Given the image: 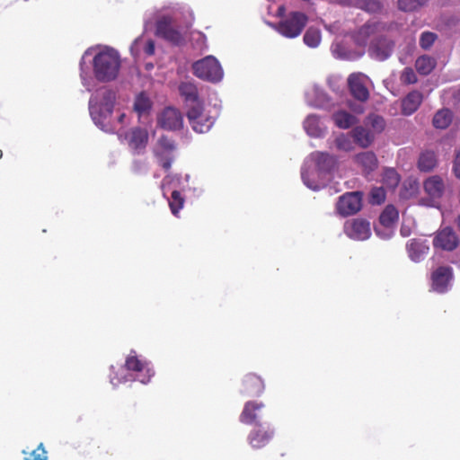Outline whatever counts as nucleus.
Wrapping results in <instances>:
<instances>
[{
  "label": "nucleus",
  "mask_w": 460,
  "mask_h": 460,
  "mask_svg": "<svg viewBox=\"0 0 460 460\" xmlns=\"http://www.w3.org/2000/svg\"><path fill=\"white\" fill-rule=\"evenodd\" d=\"M93 69V75L99 82L115 80L120 69L119 53L111 48H105L94 56Z\"/></svg>",
  "instance_id": "1"
},
{
  "label": "nucleus",
  "mask_w": 460,
  "mask_h": 460,
  "mask_svg": "<svg viewBox=\"0 0 460 460\" xmlns=\"http://www.w3.org/2000/svg\"><path fill=\"white\" fill-rule=\"evenodd\" d=\"M186 116L193 131L205 134L214 126L218 111L214 107L196 102L189 107Z\"/></svg>",
  "instance_id": "2"
},
{
  "label": "nucleus",
  "mask_w": 460,
  "mask_h": 460,
  "mask_svg": "<svg viewBox=\"0 0 460 460\" xmlns=\"http://www.w3.org/2000/svg\"><path fill=\"white\" fill-rule=\"evenodd\" d=\"M116 94L112 90L101 88L89 101V111L96 124L110 117L113 111Z\"/></svg>",
  "instance_id": "3"
},
{
  "label": "nucleus",
  "mask_w": 460,
  "mask_h": 460,
  "mask_svg": "<svg viewBox=\"0 0 460 460\" xmlns=\"http://www.w3.org/2000/svg\"><path fill=\"white\" fill-rule=\"evenodd\" d=\"M307 22L308 17L305 13L299 11H292L271 26L281 36L294 39L302 33Z\"/></svg>",
  "instance_id": "4"
},
{
  "label": "nucleus",
  "mask_w": 460,
  "mask_h": 460,
  "mask_svg": "<svg viewBox=\"0 0 460 460\" xmlns=\"http://www.w3.org/2000/svg\"><path fill=\"white\" fill-rule=\"evenodd\" d=\"M193 74L202 79L217 83L223 78V69L218 60L213 56H207L192 65Z\"/></svg>",
  "instance_id": "5"
},
{
  "label": "nucleus",
  "mask_w": 460,
  "mask_h": 460,
  "mask_svg": "<svg viewBox=\"0 0 460 460\" xmlns=\"http://www.w3.org/2000/svg\"><path fill=\"white\" fill-rule=\"evenodd\" d=\"M176 150V144L173 139L167 136H161L154 147V155L159 165L165 171H169L174 161L173 153Z\"/></svg>",
  "instance_id": "6"
},
{
  "label": "nucleus",
  "mask_w": 460,
  "mask_h": 460,
  "mask_svg": "<svg viewBox=\"0 0 460 460\" xmlns=\"http://www.w3.org/2000/svg\"><path fill=\"white\" fill-rule=\"evenodd\" d=\"M155 35L175 46H180L184 42L182 33L173 25V19L169 15H164L157 20Z\"/></svg>",
  "instance_id": "7"
},
{
  "label": "nucleus",
  "mask_w": 460,
  "mask_h": 460,
  "mask_svg": "<svg viewBox=\"0 0 460 460\" xmlns=\"http://www.w3.org/2000/svg\"><path fill=\"white\" fill-rule=\"evenodd\" d=\"M385 30V25L380 22L368 21L361 26L353 35L354 41L357 45L365 47L372 40L379 38L380 33Z\"/></svg>",
  "instance_id": "8"
},
{
  "label": "nucleus",
  "mask_w": 460,
  "mask_h": 460,
  "mask_svg": "<svg viewBox=\"0 0 460 460\" xmlns=\"http://www.w3.org/2000/svg\"><path fill=\"white\" fill-rule=\"evenodd\" d=\"M275 429L270 425L256 424L247 436V442L253 449L265 447L273 439Z\"/></svg>",
  "instance_id": "9"
},
{
  "label": "nucleus",
  "mask_w": 460,
  "mask_h": 460,
  "mask_svg": "<svg viewBox=\"0 0 460 460\" xmlns=\"http://www.w3.org/2000/svg\"><path fill=\"white\" fill-rule=\"evenodd\" d=\"M460 244L459 237L451 226L439 229L433 238V246L442 251L453 252Z\"/></svg>",
  "instance_id": "10"
},
{
  "label": "nucleus",
  "mask_w": 460,
  "mask_h": 460,
  "mask_svg": "<svg viewBox=\"0 0 460 460\" xmlns=\"http://www.w3.org/2000/svg\"><path fill=\"white\" fill-rule=\"evenodd\" d=\"M343 230L347 236L357 241L367 240L371 234L369 222L359 217L347 220Z\"/></svg>",
  "instance_id": "11"
},
{
  "label": "nucleus",
  "mask_w": 460,
  "mask_h": 460,
  "mask_svg": "<svg viewBox=\"0 0 460 460\" xmlns=\"http://www.w3.org/2000/svg\"><path fill=\"white\" fill-rule=\"evenodd\" d=\"M361 201L362 196L360 192H347L339 198L336 209L341 216H350L360 210L362 206Z\"/></svg>",
  "instance_id": "12"
},
{
  "label": "nucleus",
  "mask_w": 460,
  "mask_h": 460,
  "mask_svg": "<svg viewBox=\"0 0 460 460\" xmlns=\"http://www.w3.org/2000/svg\"><path fill=\"white\" fill-rule=\"evenodd\" d=\"M125 367L128 371L137 373V379L142 384H147L154 372L148 367L146 361L141 360L136 355H128L125 360Z\"/></svg>",
  "instance_id": "13"
},
{
  "label": "nucleus",
  "mask_w": 460,
  "mask_h": 460,
  "mask_svg": "<svg viewBox=\"0 0 460 460\" xmlns=\"http://www.w3.org/2000/svg\"><path fill=\"white\" fill-rule=\"evenodd\" d=\"M394 47V43L391 40L381 35L372 40L368 53L371 58L378 61H384L391 56Z\"/></svg>",
  "instance_id": "14"
},
{
  "label": "nucleus",
  "mask_w": 460,
  "mask_h": 460,
  "mask_svg": "<svg viewBox=\"0 0 460 460\" xmlns=\"http://www.w3.org/2000/svg\"><path fill=\"white\" fill-rule=\"evenodd\" d=\"M367 76L361 73H353L348 78V86L351 95L359 102L369 98V91L366 85Z\"/></svg>",
  "instance_id": "15"
},
{
  "label": "nucleus",
  "mask_w": 460,
  "mask_h": 460,
  "mask_svg": "<svg viewBox=\"0 0 460 460\" xmlns=\"http://www.w3.org/2000/svg\"><path fill=\"white\" fill-rule=\"evenodd\" d=\"M129 148L134 154L144 153L149 139L148 132L140 127L133 128L126 136Z\"/></svg>",
  "instance_id": "16"
},
{
  "label": "nucleus",
  "mask_w": 460,
  "mask_h": 460,
  "mask_svg": "<svg viewBox=\"0 0 460 460\" xmlns=\"http://www.w3.org/2000/svg\"><path fill=\"white\" fill-rule=\"evenodd\" d=\"M453 279V269L449 266H440L431 274L432 288L438 293H445Z\"/></svg>",
  "instance_id": "17"
},
{
  "label": "nucleus",
  "mask_w": 460,
  "mask_h": 460,
  "mask_svg": "<svg viewBox=\"0 0 460 460\" xmlns=\"http://www.w3.org/2000/svg\"><path fill=\"white\" fill-rule=\"evenodd\" d=\"M158 124L164 129L177 130L182 128L183 118L179 110L167 107L161 113Z\"/></svg>",
  "instance_id": "18"
},
{
  "label": "nucleus",
  "mask_w": 460,
  "mask_h": 460,
  "mask_svg": "<svg viewBox=\"0 0 460 460\" xmlns=\"http://www.w3.org/2000/svg\"><path fill=\"white\" fill-rule=\"evenodd\" d=\"M242 393L249 396H260L265 390L263 379L253 373L247 374L242 381Z\"/></svg>",
  "instance_id": "19"
},
{
  "label": "nucleus",
  "mask_w": 460,
  "mask_h": 460,
  "mask_svg": "<svg viewBox=\"0 0 460 460\" xmlns=\"http://www.w3.org/2000/svg\"><path fill=\"white\" fill-rule=\"evenodd\" d=\"M264 408L265 404L261 402L249 401L245 402L239 417L240 421L247 425L255 423L259 420L261 411Z\"/></svg>",
  "instance_id": "20"
},
{
  "label": "nucleus",
  "mask_w": 460,
  "mask_h": 460,
  "mask_svg": "<svg viewBox=\"0 0 460 460\" xmlns=\"http://www.w3.org/2000/svg\"><path fill=\"white\" fill-rule=\"evenodd\" d=\"M425 193L432 199L438 200L442 198L445 192V182L438 175H432L427 178L423 182Z\"/></svg>",
  "instance_id": "21"
},
{
  "label": "nucleus",
  "mask_w": 460,
  "mask_h": 460,
  "mask_svg": "<svg viewBox=\"0 0 460 460\" xmlns=\"http://www.w3.org/2000/svg\"><path fill=\"white\" fill-rule=\"evenodd\" d=\"M310 157L314 162L320 174L331 172L337 164L335 156L325 152H314L311 154Z\"/></svg>",
  "instance_id": "22"
},
{
  "label": "nucleus",
  "mask_w": 460,
  "mask_h": 460,
  "mask_svg": "<svg viewBox=\"0 0 460 460\" xmlns=\"http://www.w3.org/2000/svg\"><path fill=\"white\" fill-rule=\"evenodd\" d=\"M406 250L411 260L419 262L424 259L429 248L425 241L413 238L407 242Z\"/></svg>",
  "instance_id": "23"
},
{
  "label": "nucleus",
  "mask_w": 460,
  "mask_h": 460,
  "mask_svg": "<svg viewBox=\"0 0 460 460\" xmlns=\"http://www.w3.org/2000/svg\"><path fill=\"white\" fill-rule=\"evenodd\" d=\"M423 101V94L417 91L410 92L402 100V113L405 116L413 114L420 106Z\"/></svg>",
  "instance_id": "24"
},
{
  "label": "nucleus",
  "mask_w": 460,
  "mask_h": 460,
  "mask_svg": "<svg viewBox=\"0 0 460 460\" xmlns=\"http://www.w3.org/2000/svg\"><path fill=\"white\" fill-rule=\"evenodd\" d=\"M354 160L366 174L377 168L378 161L374 152L366 151L359 153L354 157Z\"/></svg>",
  "instance_id": "25"
},
{
  "label": "nucleus",
  "mask_w": 460,
  "mask_h": 460,
  "mask_svg": "<svg viewBox=\"0 0 460 460\" xmlns=\"http://www.w3.org/2000/svg\"><path fill=\"white\" fill-rule=\"evenodd\" d=\"M351 133L354 141L363 148L369 146L374 140V135L360 126L354 128Z\"/></svg>",
  "instance_id": "26"
},
{
  "label": "nucleus",
  "mask_w": 460,
  "mask_h": 460,
  "mask_svg": "<svg viewBox=\"0 0 460 460\" xmlns=\"http://www.w3.org/2000/svg\"><path fill=\"white\" fill-rule=\"evenodd\" d=\"M436 59L428 55L419 57L415 62L416 70L422 75H429L436 67Z\"/></svg>",
  "instance_id": "27"
},
{
  "label": "nucleus",
  "mask_w": 460,
  "mask_h": 460,
  "mask_svg": "<svg viewBox=\"0 0 460 460\" xmlns=\"http://www.w3.org/2000/svg\"><path fill=\"white\" fill-rule=\"evenodd\" d=\"M399 219L398 210L393 205H388L379 217L380 224L387 228L392 227Z\"/></svg>",
  "instance_id": "28"
},
{
  "label": "nucleus",
  "mask_w": 460,
  "mask_h": 460,
  "mask_svg": "<svg viewBox=\"0 0 460 460\" xmlns=\"http://www.w3.org/2000/svg\"><path fill=\"white\" fill-rule=\"evenodd\" d=\"M452 119V111L449 109H442L435 113L432 123L436 128L445 129L451 124Z\"/></svg>",
  "instance_id": "29"
},
{
  "label": "nucleus",
  "mask_w": 460,
  "mask_h": 460,
  "mask_svg": "<svg viewBox=\"0 0 460 460\" xmlns=\"http://www.w3.org/2000/svg\"><path fill=\"white\" fill-rule=\"evenodd\" d=\"M335 125L340 128H349L356 123V118L350 113L340 111L332 115Z\"/></svg>",
  "instance_id": "30"
},
{
  "label": "nucleus",
  "mask_w": 460,
  "mask_h": 460,
  "mask_svg": "<svg viewBox=\"0 0 460 460\" xmlns=\"http://www.w3.org/2000/svg\"><path fill=\"white\" fill-rule=\"evenodd\" d=\"M179 91L181 96L185 98L186 102H191L192 104L199 102L198 89L193 84L182 83L179 86Z\"/></svg>",
  "instance_id": "31"
},
{
  "label": "nucleus",
  "mask_w": 460,
  "mask_h": 460,
  "mask_svg": "<svg viewBox=\"0 0 460 460\" xmlns=\"http://www.w3.org/2000/svg\"><path fill=\"white\" fill-rule=\"evenodd\" d=\"M436 163L437 160L435 154L431 151H427L420 155L418 167L420 171L429 172L435 167Z\"/></svg>",
  "instance_id": "32"
},
{
  "label": "nucleus",
  "mask_w": 460,
  "mask_h": 460,
  "mask_svg": "<svg viewBox=\"0 0 460 460\" xmlns=\"http://www.w3.org/2000/svg\"><path fill=\"white\" fill-rule=\"evenodd\" d=\"M304 42L310 48H316L321 41V32L318 29L310 27L304 35Z\"/></svg>",
  "instance_id": "33"
},
{
  "label": "nucleus",
  "mask_w": 460,
  "mask_h": 460,
  "mask_svg": "<svg viewBox=\"0 0 460 460\" xmlns=\"http://www.w3.org/2000/svg\"><path fill=\"white\" fill-rule=\"evenodd\" d=\"M184 199L179 190H173L169 199V207L172 213L178 217L180 210L183 208Z\"/></svg>",
  "instance_id": "34"
},
{
  "label": "nucleus",
  "mask_w": 460,
  "mask_h": 460,
  "mask_svg": "<svg viewBox=\"0 0 460 460\" xmlns=\"http://www.w3.org/2000/svg\"><path fill=\"white\" fill-rule=\"evenodd\" d=\"M152 107L150 99L144 93L138 94L134 102V110L138 114L147 112Z\"/></svg>",
  "instance_id": "35"
},
{
  "label": "nucleus",
  "mask_w": 460,
  "mask_h": 460,
  "mask_svg": "<svg viewBox=\"0 0 460 460\" xmlns=\"http://www.w3.org/2000/svg\"><path fill=\"white\" fill-rule=\"evenodd\" d=\"M357 6L370 13H379L382 10L379 0H357Z\"/></svg>",
  "instance_id": "36"
},
{
  "label": "nucleus",
  "mask_w": 460,
  "mask_h": 460,
  "mask_svg": "<svg viewBox=\"0 0 460 460\" xmlns=\"http://www.w3.org/2000/svg\"><path fill=\"white\" fill-rule=\"evenodd\" d=\"M383 181L389 189L393 190L398 186L400 176L394 169H386L384 172Z\"/></svg>",
  "instance_id": "37"
},
{
  "label": "nucleus",
  "mask_w": 460,
  "mask_h": 460,
  "mask_svg": "<svg viewBox=\"0 0 460 460\" xmlns=\"http://www.w3.org/2000/svg\"><path fill=\"white\" fill-rule=\"evenodd\" d=\"M427 0H398V7L404 12H412L426 4Z\"/></svg>",
  "instance_id": "38"
},
{
  "label": "nucleus",
  "mask_w": 460,
  "mask_h": 460,
  "mask_svg": "<svg viewBox=\"0 0 460 460\" xmlns=\"http://www.w3.org/2000/svg\"><path fill=\"white\" fill-rule=\"evenodd\" d=\"M400 81L402 84H413L417 83L418 78L411 67H405L401 73Z\"/></svg>",
  "instance_id": "39"
},
{
  "label": "nucleus",
  "mask_w": 460,
  "mask_h": 460,
  "mask_svg": "<svg viewBox=\"0 0 460 460\" xmlns=\"http://www.w3.org/2000/svg\"><path fill=\"white\" fill-rule=\"evenodd\" d=\"M438 36L434 32L424 31L421 33L420 38V46L423 49H429L437 40Z\"/></svg>",
  "instance_id": "40"
},
{
  "label": "nucleus",
  "mask_w": 460,
  "mask_h": 460,
  "mask_svg": "<svg viewBox=\"0 0 460 460\" xmlns=\"http://www.w3.org/2000/svg\"><path fill=\"white\" fill-rule=\"evenodd\" d=\"M318 123L317 116L315 115H310L306 118L304 126L307 133L311 136H317L318 134V128L316 127Z\"/></svg>",
  "instance_id": "41"
},
{
  "label": "nucleus",
  "mask_w": 460,
  "mask_h": 460,
  "mask_svg": "<svg viewBox=\"0 0 460 460\" xmlns=\"http://www.w3.org/2000/svg\"><path fill=\"white\" fill-rule=\"evenodd\" d=\"M385 200V190L383 187H376L371 190L370 202L372 204H381Z\"/></svg>",
  "instance_id": "42"
},
{
  "label": "nucleus",
  "mask_w": 460,
  "mask_h": 460,
  "mask_svg": "<svg viewBox=\"0 0 460 460\" xmlns=\"http://www.w3.org/2000/svg\"><path fill=\"white\" fill-rule=\"evenodd\" d=\"M335 145L339 150L349 151L352 149V143L350 138L344 134H341L336 137Z\"/></svg>",
  "instance_id": "43"
},
{
  "label": "nucleus",
  "mask_w": 460,
  "mask_h": 460,
  "mask_svg": "<svg viewBox=\"0 0 460 460\" xmlns=\"http://www.w3.org/2000/svg\"><path fill=\"white\" fill-rule=\"evenodd\" d=\"M31 456L33 460H48L47 451L42 443L31 452Z\"/></svg>",
  "instance_id": "44"
},
{
  "label": "nucleus",
  "mask_w": 460,
  "mask_h": 460,
  "mask_svg": "<svg viewBox=\"0 0 460 460\" xmlns=\"http://www.w3.org/2000/svg\"><path fill=\"white\" fill-rule=\"evenodd\" d=\"M370 119L371 125L376 130L382 131L385 128V122L382 117L378 115H374L373 117L370 118Z\"/></svg>",
  "instance_id": "45"
},
{
  "label": "nucleus",
  "mask_w": 460,
  "mask_h": 460,
  "mask_svg": "<svg viewBox=\"0 0 460 460\" xmlns=\"http://www.w3.org/2000/svg\"><path fill=\"white\" fill-rule=\"evenodd\" d=\"M155 42L153 40H148L146 43V46L144 48V52L147 55V56H153L155 54Z\"/></svg>",
  "instance_id": "46"
},
{
  "label": "nucleus",
  "mask_w": 460,
  "mask_h": 460,
  "mask_svg": "<svg viewBox=\"0 0 460 460\" xmlns=\"http://www.w3.org/2000/svg\"><path fill=\"white\" fill-rule=\"evenodd\" d=\"M454 172L457 178L460 179V150L457 152L454 163Z\"/></svg>",
  "instance_id": "47"
},
{
  "label": "nucleus",
  "mask_w": 460,
  "mask_h": 460,
  "mask_svg": "<svg viewBox=\"0 0 460 460\" xmlns=\"http://www.w3.org/2000/svg\"><path fill=\"white\" fill-rule=\"evenodd\" d=\"M302 179H303V181L304 183L310 189H313V190H317L318 189V186L316 184H314L313 182H310V181L308 180L307 178V175L305 172H302Z\"/></svg>",
  "instance_id": "48"
},
{
  "label": "nucleus",
  "mask_w": 460,
  "mask_h": 460,
  "mask_svg": "<svg viewBox=\"0 0 460 460\" xmlns=\"http://www.w3.org/2000/svg\"><path fill=\"white\" fill-rule=\"evenodd\" d=\"M288 13H286V7L284 5H280L278 7V10H277V16L279 17V20L283 17V16H286Z\"/></svg>",
  "instance_id": "49"
},
{
  "label": "nucleus",
  "mask_w": 460,
  "mask_h": 460,
  "mask_svg": "<svg viewBox=\"0 0 460 460\" xmlns=\"http://www.w3.org/2000/svg\"><path fill=\"white\" fill-rule=\"evenodd\" d=\"M456 225L457 228L460 230V215L456 218Z\"/></svg>",
  "instance_id": "50"
},
{
  "label": "nucleus",
  "mask_w": 460,
  "mask_h": 460,
  "mask_svg": "<svg viewBox=\"0 0 460 460\" xmlns=\"http://www.w3.org/2000/svg\"><path fill=\"white\" fill-rule=\"evenodd\" d=\"M124 118H125V114L124 113L120 114L119 117V122L122 123Z\"/></svg>",
  "instance_id": "51"
},
{
  "label": "nucleus",
  "mask_w": 460,
  "mask_h": 460,
  "mask_svg": "<svg viewBox=\"0 0 460 460\" xmlns=\"http://www.w3.org/2000/svg\"><path fill=\"white\" fill-rule=\"evenodd\" d=\"M375 231H376V233L377 234H380V233H379V229H378L377 227H375Z\"/></svg>",
  "instance_id": "52"
},
{
  "label": "nucleus",
  "mask_w": 460,
  "mask_h": 460,
  "mask_svg": "<svg viewBox=\"0 0 460 460\" xmlns=\"http://www.w3.org/2000/svg\"><path fill=\"white\" fill-rule=\"evenodd\" d=\"M401 233H402L403 235H406V231H403V229H401Z\"/></svg>",
  "instance_id": "53"
},
{
  "label": "nucleus",
  "mask_w": 460,
  "mask_h": 460,
  "mask_svg": "<svg viewBox=\"0 0 460 460\" xmlns=\"http://www.w3.org/2000/svg\"><path fill=\"white\" fill-rule=\"evenodd\" d=\"M401 233H402L403 235H406V231H403V229H401Z\"/></svg>",
  "instance_id": "54"
},
{
  "label": "nucleus",
  "mask_w": 460,
  "mask_h": 460,
  "mask_svg": "<svg viewBox=\"0 0 460 460\" xmlns=\"http://www.w3.org/2000/svg\"><path fill=\"white\" fill-rule=\"evenodd\" d=\"M24 460H30L29 458H25Z\"/></svg>",
  "instance_id": "55"
}]
</instances>
